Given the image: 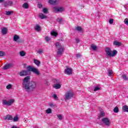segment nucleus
<instances>
[{
    "label": "nucleus",
    "instance_id": "1",
    "mask_svg": "<svg viewBox=\"0 0 128 128\" xmlns=\"http://www.w3.org/2000/svg\"><path fill=\"white\" fill-rule=\"evenodd\" d=\"M30 76H27L25 77L23 80V82L22 84V87L25 89V90L27 92H34L36 88V82L34 81H31L30 82Z\"/></svg>",
    "mask_w": 128,
    "mask_h": 128
},
{
    "label": "nucleus",
    "instance_id": "2",
    "mask_svg": "<svg viewBox=\"0 0 128 128\" xmlns=\"http://www.w3.org/2000/svg\"><path fill=\"white\" fill-rule=\"evenodd\" d=\"M29 72H32L34 74H35L36 76H40V72L38 70V69L32 66H29L27 67V70H22L19 73L20 76H28L30 74Z\"/></svg>",
    "mask_w": 128,
    "mask_h": 128
},
{
    "label": "nucleus",
    "instance_id": "3",
    "mask_svg": "<svg viewBox=\"0 0 128 128\" xmlns=\"http://www.w3.org/2000/svg\"><path fill=\"white\" fill-rule=\"evenodd\" d=\"M105 52L106 53V56L109 58H112L116 56L118 54V51L116 50H112V49L110 48H105Z\"/></svg>",
    "mask_w": 128,
    "mask_h": 128
},
{
    "label": "nucleus",
    "instance_id": "4",
    "mask_svg": "<svg viewBox=\"0 0 128 128\" xmlns=\"http://www.w3.org/2000/svg\"><path fill=\"white\" fill-rule=\"evenodd\" d=\"M56 48L58 50V51L56 52L57 56H62V52H64V47L62 46V44H60V43L58 42L56 44Z\"/></svg>",
    "mask_w": 128,
    "mask_h": 128
},
{
    "label": "nucleus",
    "instance_id": "5",
    "mask_svg": "<svg viewBox=\"0 0 128 128\" xmlns=\"http://www.w3.org/2000/svg\"><path fill=\"white\" fill-rule=\"evenodd\" d=\"M52 10L53 12H55V14L64 12V7H58L57 6H54L52 8Z\"/></svg>",
    "mask_w": 128,
    "mask_h": 128
},
{
    "label": "nucleus",
    "instance_id": "6",
    "mask_svg": "<svg viewBox=\"0 0 128 128\" xmlns=\"http://www.w3.org/2000/svg\"><path fill=\"white\" fill-rule=\"evenodd\" d=\"M73 96H74V92H72L70 90H69L66 92V94L65 95V100H70L72 98H73Z\"/></svg>",
    "mask_w": 128,
    "mask_h": 128
},
{
    "label": "nucleus",
    "instance_id": "7",
    "mask_svg": "<svg viewBox=\"0 0 128 128\" xmlns=\"http://www.w3.org/2000/svg\"><path fill=\"white\" fill-rule=\"evenodd\" d=\"M102 122L106 126H110L111 122L110 120V119L108 118H104L102 119Z\"/></svg>",
    "mask_w": 128,
    "mask_h": 128
},
{
    "label": "nucleus",
    "instance_id": "8",
    "mask_svg": "<svg viewBox=\"0 0 128 128\" xmlns=\"http://www.w3.org/2000/svg\"><path fill=\"white\" fill-rule=\"evenodd\" d=\"M14 102V99H10L8 101L6 100H3V104L5 106H12Z\"/></svg>",
    "mask_w": 128,
    "mask_h": 128
},
{
    "label": "nucleus",
    "instance_id": "9",
    "mask_svg": "<svg viewBox=\"0 0 128 128\" xmlns=\"http://www.w3.org/2000/svg\"><path fill=\"white\" fill-rule=\"evenodd\" d=\"M66 68L64 70V74L69 76L72 74V68H70L68 66H66Z\"/></svg>",
    "mask_w": 128,
    "mask_h": 128
},
{
    "label": "nucleus",
    "instance_id": "10",
    "mask_svg": "<svg viewBox=\"0 0 128 128\" xmlns=\"http://www.w3.org/2000/svg\"><path fill=\"white\" fill-rule=\"evenodd\" d=\"M14 64L12 63L8 64L4 66L3 70H6L9 68H14Z\"/></svg>",
    "mask_w": 128,
    "mask_h": 128
},
{
    "label": "nucleus",
    "instance_id": "11",
    "mask_svg": "<svg viewBox=\"0 0 128 128\" xmlns=\"http://www.w3.org/2000/svg\"><path fill=\"white\" fill-rule=\"evenodd\" d=\"M14 4V2L12 1H9V2H6L4 3V6L6 7V6H12Z\"/></svg>",
    "mask_w": 128,
    "mask_h": 128
},
{
    "label": "nucleus",
    "instance_id": "12",
    "mask_svg": "<svg viewBox=\"0 0 128 128\" xmlns=\"http://www.w3.org/2000/svg\"><path fill=\"white\" fill-rule=\"evenodd\" d=\"M13 118L12 116L8 114L4 118V120H12Z\"/></svg>",
    "mask_w": 128,
    "mask_h": 128
},
{
    "label": "nucleus",
    "instance_id": "13",
    "mask_svg": "<svg viewBox=\"0 0 128 128\" xmlns=\"http://www.w3.org/2000/svg\"><path fill=\"white\" fill-rule=\"evenodd\" d=\"M48 2L50 4H58V0H49Z\"/></svg>",
    "mask_w": 128,
    "mask_h": 128
},
{
    "label": "nucleus",
    "instance_id": "14",
    "mask_svg": "<svg viewBox=\"0 0 128 128\" xmlns=\"http://www.w3.org/2000/svg\"><path fill=\"white\" fill-rule=\"evenodd\" d=\"M114 46H120L122 44V42H118V40H115L113 42Z\"/></svg>",
    "mask_w": 128,
    "mask_h": 128
},
{
    "label": "nucleus",
    "instance_id": "15",
    "mask_svg": "<svg viewBox=\"0 0 128 128\" xmlns=\"http://www.w3.org/2000/svg\"><path fill=\"white\" fill-rule=\"evenodd\" d=\"M62 87V85L60 84H54V88H56V90H58V88H60Z\"/></svg>",
    "mask_w": 128,
    "mask_h": 128
},
{
    "label": "nucleus",
    "instance_id": "16",
    "mask_svg": "<svg viewBox=\"0 0 128 128\" xmlns=\"http://www.w3.org/2000/svg\"><path fill=\"white\" fill-rule=\"evenodd\" d=\"M34 30H36L37 32H40V30H42V28H40V26L36 25L34 27Z\"/></svg>",
    "mask_w": 128,
    "mask_h": 128
},
{
    "label": "nucleus",
    "instance_id": "17",
    "mask_svg": "<svg viewBox=\"0 0 128 128\" xmlns=\"http://www.w3.org/2000/svg\"><path fill=\"white\" fill-rule=\"evenodd\" d=\"M8 32V28H4L2 30V33L3 34H6Z\"/></svg>",
    "mask_w": 128,
    "mask_h": 128
},
{
    "label": "nucleus",
    "instance_id": "18",
    "mask_svg": "<svg viewBox=\"0 0 128 128\" xmlns=\"http://www.w3.org/2000/svg\"><path fill=\"white\" fill-rule=\"evenodd\" d=\"M122 110L124 112H128V106H124L122 108Z\"/></svg>",
    "mask_w": 128,
    "mask_h": 128
},
{
    "label": "nucleus",
    "instance_id": "19",
    "mask_svg": "<svg viewBox=\"0 0 128 128\" xmlns=\"http://www.w3.org/2000/svg\"><path fill=\"white\" fill-rule=\"evenodd\" d=\"M91 48L92 50L96 51L98 50V47L96 46L94 44H91Z\"/></svg>",
    "mask_w": 128,
    "mask_h": 128
},
{
    "label": "nucleus",
    "instance_id": "20",
    "mask_svg": "<svg viewBox=\"0 0 128 128\" xmlns=\"http://www.w3.org/2000/svg\"><path fill=\"white\" fill-rule=\"evenodd\" d=\"M20 40V36L18 35H14V42H18V40Z\"/></svg>",
    "mask_w": 128,
    "mask_h": 128
},
{
    "label": "nucleus",
    "instance_id": "21",
    "mask_svg": "<svg viewBox=\"0 0 128 128\" xmlns=\"http://www.w3.org/2000/svg\"><path fill=\"white\" fill-rule=\"evenodd\" d=\"M34 64H36L38 66H40V62L38 60H34Z\"/></svg>",
    "mask_w": 128,
    "mask_h": 128
},
{
    "label": "nucleus",
    "instance_id": "22",
    "mask_svg": "<svg viewBox=\"0 0 128 128\" xmlns=\"http://www.w3.org/2000/svg\"><path fill=\"white\" fill-rule=\"evenodd\" d=\"M22 6L24 8H28L30 6H28V2H25L23 4Z\"/></svg>",
    "mask_w": 128,
    "mask_h": 128
},
{
    "label": "nucleus",
    "instance_id": "23",
    "mask_svg": "<svg viewBox=\"0 0 128 128\" xmlns=\"http://www.w3.org/2000/svg\"><path fill=\"white\" fill-rule=\"evenodd\" d=\"M40 18L44 20V18H46V16H44V14L40 13L39 15Z\"/></svg>",
    "mask_w": 128,
    "mask_h": 128
},
{
    "label": "nucleus",
    "instance_id": "24",
    "mask_svg": "<svg viewBox=\"0 0 128 128\" xmlns=\"http://www.w3.org/2000/svg\"><path fill=\"white\" fill-rule=\"evenodd\" d=\"M108 76H112V74H114L112 70L110 69L108 70Z\"/></svg>",
    "mask_w": 128,
    "mask_h": 128
},
{
    "label": "nucleus",
    "instance_id": "25",
    "mask_svg": "<svg viewBox=\"0 0 128 128\" xmlns=\"http://www.w3.org/2000/svg\"><path fill=\"white\" fill-rule=\"evenodd\" d=\"M75 30H78V32H82V26H77Z\"/></svg>",
    "mask_w": 128,
    "mask_h": 128
},
{
    "label": "nucleus",
    "instance_id": "26",
    "mask_svg": "<svg viewBox=\"0 0 128 128\" xmlns=\"http://www.w3.org/2000/svg\"><path fill=\"white\" fill-rule=\"evenodd\" d=\"M58 22L60 24H62L64 20L62 18H58L57 20Z\"/></svg>",
    "mask_w": 128,
    "mask_h": 128
},
{
    "label": "nucleus",
    "instance_id": "27",
    "mask_svg": "<svg viewBox=\"0 0 128 128\" xmlns=\"http://www.w3.org/2000/svg\"><path fill=\"white\" fill-rule=\"evenodd\" d=\"M118 106H116V108H114L113 111L116 113L118 114Z\"/></svg>",
    "mask_w": 128,
    "mask_h": 128
},
{
    "label": "nucleus",
    "instance_id": "28",
    "mask_svg": "<svg viewBox=\"0 0 128 128\" xmlns=\"http://www.w3.org/2000/svg\"><path fill=\"white\" fill-rule=\"evenodd\" d=\"M6 56V52L2 50L0 51V56Z\"/></svg>",
    "mask_w": 128,
    "mask_h": 128
},
{
    "label": "nucleus",
    "instance_id": "29",
    "mask_svg": "<svg viewBox=\"0 0 128 128\" xmlns=\"http://www.w3.org/2000/svg\"><path fill=\"white\" fill-rule=\"evenodd\" d=\"M20 56H26V52L24 51H20Z\"/></svg>",
    "mask_w": 128,
    "mask_h": 128
},
{
    "label": "nucleus",
    "instance_id": "30",
    "mask_svg": "<svg viewBox=\"0 0 128 128\" xmlns=\"http://www.w3.org/2000/svg\"><path fill=\"white\" fill-rule=\"evenodd\" d=\"M49 106L50 108H56V105L54 104L52 102L49 103Z\"/></svg>",
    "mask_w": 128,
    "mask_h": 128
},
{
    "label": "nucleus",
    "instance_id": "31",
    "mask_svg": "<svg viewBox=\"0 0 128 128\" xmlns=\"http://www.w3.org/2000/svg\"><path fill=\"white\" fill-rule=\"evenodd\" d=\"M13 121L14 122H18V116H16L14 118H13Z\"/></svg>",
    "mask_w": 128,
    "mask_h": 128
},
{
    "label": "nucleus",
    "instance_id": "32",
    "mask_svg": "<svg viewBox=\"0 0 128 128\" xmlns=\"http://www.w3.org/2000/svg\"><path fill=\"white\" fill-rule=\"evenodd\" d=\"M11 14H12V11H6V16H10Z\"/></svg>",
    "mask_w": 128,
    "mask_h": 128
},
{
    "label": "nucleus",
    "instance_id": "33",
    "mask_svg": "<svg viewBox=\"0 0 128 128\" xmlns=\"http://www.w3.org/2000/svg\"><path fill=\"white\" fill-rule=\"evenodd\" d=\"M122 78L124 80H128V78L126 77V74L122 75Z\"/></svg>",
    "mask_w": 128,
    "mask_h": 128
},
{
    "label": "nucleus",
    "instance_id": "34",
    "mask_svg": "<svg viewBox=\"0 0 128 128\" xmlns=\"http://www.w3.org/2000/svg\"><path fill=\"white\" fill-rule=\"evenodd\" d=\"M52 36H58V32H51Z\"/></svg>",
    "mask_w": 128,
    "mask_h": 128
},
{
    "label": "nucleus",
    "instance_id": "35",
    "mask_svg": "<svg viewBox=\"0 0 128 128\" xmlns=\"http://www.w3.org/2000/svg\"><path fill=\"white\" fill-rule=\"evenodd\" d=\"M38 52L40 54H42L44 52V50H42V49H39Z\"/></svg>",
    "mask_w": 128,
    "mask_h": 128
},
{
    "label": "nucleus",
    "instance_id": "36",
    "mask_svg": "<svg viewBox=\"0 0 128 128\" xmlns=\"http://www.w3.org/2000/svg\"><path fill=\"white\" fill-rule=\"evenodd\" d=\"M100 90V88L98 86H96L94 88V92H97V90Z\"/></svg>",
    "mask_w": 128,
    "mask_h": 128
},
{
    "label": "nucleus",
    "instance_id": "37",
    "mask_svg": "<svg viewBox=\"0 0 128 128\" xmlns=\"http://www.w3.org/2000/svg\"><path fill=\"white\" fill-rule=\"evenodd\" d=\"M46 114H52V109L51 108H48L46 110Z\"/></svg>",
    "mask_w": 128,
    "mask_h": 128
},
{
    "label": "nucleus",
    "instance_id": "38",
    "mask_svg": "<svg viewBox=\"0 0 128 128\" xmlns=\"http://www.w3.org/2000/svg\"><path fill=\"white\" fill-rule=\"evenodd\" d=\"M52 97L54 98V100H58V96H56V94H53Z\"/></svg>",
    "mask_w": 128,
    "mask_h": 128
},
{
    "label": "nucleus",
    "instance_id": "39",
    "mask_svg": "<svg viewBox=\"0 0 128 128\" xmlns=\"http://www.w3.org/2000/svg\"><path fill=\"white\" fill-rule=\"evenodd\" d=\"M57 117L60 120H62V116L60 114L57 115Z\"/></svg>",
    "mask_w": 128,
    "mask_h": 128
},
{
    "label": "nucleus",
    "instance_id": "40",
    "mask_svg": "<svg viewBox=\"0 0 128 128\" xmlns=\"http://www.w3.org/2000/svg\"><path fill=\"white\" fill-rule=\"evenodd\" d=\"M48 8H44L42 10L43 12H44V14H48Z\"/></svg>",
    "mask_w": 128,
    "mask_h": 128
},
{
    "label": "nucleus",
    "instance_id": "41",
    "mask_svg": "<svg viewBox=\"0 0 128 128\" xmlns=\"http://www.w3.org/2000/svg\"><path fill=\"white\" fill-rule=\"evenodd\" d=\"M45 40L47 42H48L50 40V38L48 36H46L45 37Z\"/></svg>",
    "mask_w": 128,
    "mask_h": 128
},
{
    "label": "nucleus",
    "instance_id": "42",
    "mask_svg": "<svg viewBox=\"0 0 128 128\" xmlns=\"http://www.w3.org/2000/svg\"><path fill=\"white\" fill-rule=\"evenodd\" d=\"M106 116V113L104 112H101L100 114V116Z\"/></svg>",
    "mask_w": 128,
    "mask_h": 128
},
{
    "label": "nucleus",
    "instance_id": "43",
    "mask_svg": "<svg viewBox=\"0 0 128 128\" xmlns=\"http://www.w3.org/2000/svg\"><path fill=\"white\" fill-rule=\"evenodd\" d=\"M18 44H22V42H24V40L22 39H19L18 41Z\"/></svg>",
    "mask_w": 128,
    "mask_h": 128
},
{
    "label": "nucleus",
    "instance_id": "44",
    "mask_svg": "<svg viewBox=\"0 0 128 128\" xmlns=\"http://www.w3.org/2000/svg\"><path fill=\"white\" fill-rule=\"evenodd\" d=\"M109 23L110 24H114V19H110L109 20Z\"/></svg>",
    "mask_w": 128,
    "mask_h": 128
},
{
    "label": "nucleus",
    "instance_id": "45",
    "mask_svg": "<svg viewBox=\"0 0 128 128\" xmlns=\"http://www.w3.org/2000/svg\"><path fill=\"white\" fill-rule=\"evenodd\" d=\"M6 88L7 90H10L12 88V85L11 84H8L6 86Z\"/></svg>",
    "mask_w": 128,
    "mask_h": 128
},
{
    "label": "nucleus",
    "instance_id": "46",
    "mask_svg": "<svg viewBox=\"0 0 128 128\" xmlns=\"http://www.w3.org/2000/svg\"><path fill=\"white\" fill-rule=\"evenodd\" d=\"M124 22L125 24H128V18L125 19V20H124Z\"/></svg>",
    "mask_w": 128,
    "mask_h": 128
},
{
    "label": "nucleus",
    "instance_id": "47",
    "mask_svg": "<svg viewBox=\"0 0 128 128\" xmlns=\"http://www.w3.org/2000/svg\"><path fill=\"white\" fill-rule=\"evenodd\" d=\"M76 58H80L82 56V55L80 54H78L76 56Z\"/></svg>",
    "mask_w": 128,
    "mask_h": 128
},
{
    "label": "nucleus",
    "instance_id": "48",
    "mask_svg": "<svg viewBox=\"0 0 128 128\" xmlns=\"http://www.w3.org/2000/svg\"><path fill=\"white\" fill-rule=\"evenodd\" d=\"M12 128H20V127L16 126V125H14L12 126Z\"/></svg>",
    "mask_w": 128,
    "mask_h": 128
},
{
    "label": "nucleus",
    "instance_id": "49",
    "mask_svg": "<svg viewBox=\"0 0 128 128\" xmlns=\"http://www.w3.org/2000/svg\"><path fill=\"white\" fill-rule=\"evenodd\" d=\"M42 7V4H38V8H40Z\"/></svg>",
    "mask_w": 128,
    "mask_h": 128
},
{
    "label": "nucleus",
    "instance_id": "50",
    "mask_svg": "<svg viewBox=\"0 0 128 128\" xmlns=\"http://www.w3.org/2000/svg\"><path fill=\"white\" fill-rule=\"evenodd\" d=\"M76 44H78V42H80V40L78 39V38H76Z\"/></svg>",
    "mask_w": 128,
    "mask_h": 128
},
{
    "label": "nucleus",
    "instance_id": "51",
    "mask_svg": "<svg viewBox=\"0 0 128 128\" xmlns=\"http://www.w3.org/2000/svg\"><path fill=\"white\" fill-rule=\"evenodd\" d=\"M45 84H46V86H48L50 84L48 83V82H45Z\"/></svg>",
    "mask_w": 128,
    "mask_h": 128
},
{
    "label": "nucleus",
    "instance_id": "52",
    "mask_svg": "<svg viewBox=\"0 0 128 128\" xmlns=\"http://www.w3.org/2000/svg\"><path fill=\"white\" fill-rule=\"evenodd\" d=\"M0 2H4V0H0Z\"/></svg>",
    "mask_w": 128,
    "mask_h": 128
},
{
    "label": "nucleus",
    "instance_id": "53",
    "mask_svg": "<svg viewBox=\"0 0 128 128\" xmlns=\"http://www.w3.org/2000/svg\"><path fill=\"white\" fill-rule=\"evenodd\" d=\"M59 42H62V39L59 40Z\"/></svg>",
    "mask_w": 128,
    "mask_h": 128
},
{
    "label": "nucleus",
    "instance_id": "54",
    "mask_svg": "<svg viewBox=\"0 0 128 128\" xmlns=\"http://www.w3.org/2000/svg\"><path fill=\"white\" fill-rule=\"evenodd\" d=\"M0 76H2V74H0Z\"/></svg>",
    "mask_w": 128,
    "mask_h": 128
}]
</instances>
